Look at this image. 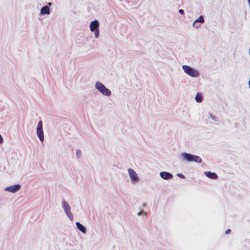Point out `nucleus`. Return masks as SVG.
<instances>
[{"instance_id":"nucleus-1","label":"nucleus","mask_w":250,"mask_h":250,"mask_svg":"<svg viewBox=\"0 0 250 250\" xmlns=\"http://www.w3.org/2000/svg\"><path fill=\"white\" fill-rule=\"evenodd\" d=\"M181 156L183 158L188 162L194 161L198 163L202 162V159L200 157L190 153H184L182 154Z\"/></svg>"},{"instance_id":"nucleus-2","label":"nucleus","mask_w":250,"mask_h":250,"mask_svg":"<svg viewBox=\"0 0 250 250\" xmlns=\"http://www.w3.org/2000/svg\"><path fill=\"white\" fill-rule=\"evenodd\" d=\"M182 67L185 72L190 76L196 77L199 76L198 72L189 66L184 65Z\"/></svg>"},{"instance_id":"nucleus-3","label":"nucleus","mask_w":250,"mask_h":250,"mask_svg":"<svg viewBox=\"0 0 250 250\" xmlns=\"http://www.w3.org/2000/svg\"><path fill=\"white\" fill-rule=\"evenodd\" d=\"M96 87L105 96H110L111 94L110 90L107 89L105 86L100 82L96 83Z\"/></svg>"},{"instance_id":"nucleus-4","label":"nucleus","mask_w":250,"mask_h":250,"mask_svg":"<svg viewBox=\"0 0 250 250\" xmlns=\"http://www.w3.org/2000/svg\"><path fill=\"white\" fill-rule=\"evenodd\" d=\"M37 133L40 140L42 142L44 139V135L42 128V121H40L38 124L37 127Z\"/></svg>"},{"instance_id":"nucleus-5","label":"nucleus","mask_w":250,"mask_h":250,"mask_svg":"<svg viewBox=\"0 0 250 250\" xmlns=\"http://www.w3.org/2000/svg\"><path fill=\"white\" fill-rule=\"evenodd\" d=\"M128 171L131 181L133 182L137 181L138 177L135 171L131 168H129Z\"/></svg>"},{"instance_id":"nucleus-6","label":"nucleus","mask_w":250,"mask_h":250,"mask_svg":"<svg viewBox=\"0 0 250 250\" xmlns=\"http://www.w3.org/2000/svg\"><path fill=\"white\" fill-rule=\"evenodd\" d=\"M20 188V186L19 185H15L12 186L7 187L5 190H7L10 192L14 193L19 190Z\"/></svg>"},{"instance_id":"nucleus-7","label":"nucleus","mask_w":250,"mask_h":250,"mask_svg":"<svg viewBox=\"0 0 250 250\" xmlns=\"http://www.w3.org/2000/svg\"><path fill=\"white\" fill-rule=\"evenodd\" d=\"M98 27L99 22L97 20L92 21L90 24V30L92 32H94L95 30L98 29Z\"/></svg>"},{"instance_id":"nucleus-8","label":"nucleus","mask_w":250,"mask_h":250,"mask_svg":"<svg viewBox=\"0 0 250 250\" xmlns=\"http://www.w3.org/2000/svg\"><path fill=\"white\" fill-rule=\"evenodd\" d=\"M160 176L161 178L165 180L171 179L173 177L171 173L166 171H163L160 172Z\"/></svg>"},{"instance_id":"nucleus-9","label":"nucleus","mask_w":250,"mask_h":250,"mask_svg":"<svg viewBox=\"0 0 250 250\" xmlns=\"http://www.w3.org/2000/svg\"><path fill=\"white\" fill-rule=\"evenodd\" d=\"M205 174L207 177L212 179H216L218 178L217 175L214 172L207 171L205 172Z\"/></svg>"},{"instance_id":"nucleus-10","label":"nucleus","mask_w":250,"mask_h":250,"mask_svg":"<svg viewBox=\"0 0 250 250\" xmlns=\"http://www.w3.org/2000/svg\"><path fill=\"white\" fill-rule=\"evenodd\" d=\"M62 205L65 213L70 211V207L65 201H63L62 202Z\"/></svg>"},{"instance_id":"nucleus-11","label":"nucleus","mask_w":250,"mask_h":250,"mask_svg":"<svg viewBox=\"0 0 250 250\" xmlns=\"http://www.w3.org/2000/svg\"><path fill=\"white\" fill-rule=\"evenodd\" d=\"M41 13L42 14H49L50 13V9L47 6H45L42 8L41 10Z\"/></svg>"},{"instance_id":"nucleus-12","label":"nucleus","mask_w":250,"mask_h":250,"mask_svg":"<svg viewBox=\"0 0 250 250\" xmlns=\"http://www.w3.org/2000/svg\"><path fill=\"white\" fill-rule=\"evenodd\" d=\"M76 225L77 227V228L82 232L85 233V227L82 225L80 222H76Z\"/></svg>"},{"instance_id":"nucleus-13","label":"nucleus","mask_w":250,"mask_h":250,"mask_svg":"<svg viewBox=\"0 0 250 250\" xmlns=\"http://www.w3.org/2000/svg\"><path fill=\"white\" fill-rule=\"evenodd\" d=\"M199 22L200 23H204V19L202 16H200L198 19H197L194 22L193 25L194 27H198V26L196 25V23Z\"/></svg>"},{"instance_id":"nucleus-14","label":"nucleus","mask_w":250,"mask_h":250,"mask_svg":"<svg viewBox=\"0 0 250 250\" xmlns=\"http://www.w3.org/2000/svg\"><path fill=\"white\" fill-rule=\"evenodd\" d=\"M196 101L198 103H201L202 101V96L201 93H197L195 97Z\"/></svg>"},{"instance_id":"nucleus-15","label":"nucleus","mask_w":250,"mask_h":250,"mask_svg":"<svg viewBox=\"0 0 250 250\" xmlns=\"http://www.w3.org/2000/svg\"><path fill=\"white\" fill-rule=\"evenodd\" d=\"M66 214H67V216L71 220H73V216L72 214L71 213L70 211H69V212H66Z\"/></svg>"},{"instance_id":"nucleus-16","label":"nucleus","mask_w":250,"mask_h":250,"mask_svg":"<svg viewBox=\"0 0 250 250\" xmlns=\"http://www.w3.org/2000/svg\"><path fill=\"white\" fill-rule=\"evenodd\" d=\"M94 32H95V36L96 38H98L99 36V29H97L95 30Z\"/></svg>"},{"instance_id":"nucleus-17","label":"nucleus","mask_w":250,"mask_h":250,"mask_svg":"<svg viewBox=\"0 0 250 250\" xmlns=\"http://www.w3.org/2000/svg\"><path fill=\"white\" fill-rule=\"evenodd\" d=\"M177 175L180 178H185V176L183 174H182L179 173V174H177Z\"/></svg>"},{"instance_id":"nucleus-18","label":"nucleus","mask_w":250,"mask_h":250,"mask_svg":"<svg viewBox=\"0 0 250 250\" xmlns=\"http://www.w3.org/2000/svg\"><path fill=\"white\" fill-rule=\"evenodd\" d=\"M230 229H227L226 231H225V233L226 234H229V233L230 232Z\"/></svg>"},{"instance_id":"nucleus-19","label":"nucleus","mask_w":250,"mask_h":250,"mask_svg":"<svg viewBox=\"0 0 250 250\" xmlns=\"http://www.w3.org/2000/svg\"><path fill=\"white\" fill-rule=\"evenodd\" d=\"M3 142V138L0 134V144H2Z\"/></svg>"},{"instance_id":"nucleus-20","label":"nucleus","mask_w":250,"mask_h":250,"mask_svg":"<svg viewBox=\"0 0 250 250\" xmlns=\"http://www.w3.org/2000/svg\"><path fill=\"white\" fill-rule=\"evenodd\" d=\"M179 12L180 13L182 14H184V10H182V9H180V10H179Z\"/></svg>"},{"instance_id":"nucleus-21","label":"nucleus","mask_w":250,"mask_h":250,"mask_svg":"<svg viewBox=\"0 0 250 250\" xmlns=\"http://www.w3.org/2000/svg\"><path fill=\"white\" fill-rule=\"evenodd\" d=\"M81 152L80 150H77V156L78 157H79V155L81 154Z\"/></svg>"},{"instance_id":"nucleus-22","label":"nucleus","mask_w":250,"mask_h":250,"mask_svg":"<svg viewBox=\"0 0 250 250\" xmlns=\"http://www.w3.org/2000/svg\"><path fill=\"white\" fill-rule=\"evenodd\" d=\"M142 211H140V212H138V215H141V214L142 213Z\"/></svg>"},{"instance_id":"nucleus-23","label":"nucleus","mask_w":250,"mask_h":250,"mask_svg":"<svg viewBox=\"0 0 250 250\" xmlns=\"http://www.w3.org/2000/svg\"><path fill=\"white\" fill-rule=\"evenodd\" d=\"M51 4H52L51 3H50V2L48 3V5L50 6Z\"/></svg>"},{"instance_id":"nucleus-24","label":"nucleus","mask_w":250,"mask_h":250,"mask_svg":"<svg viewBox=\"0 0 250 250\" xmlns=\"http://www.w3.org/2000/svg\"><path fill=\"white\" fill-rule=\"evenodd\" d=\"M249 53L250 54V49H249Z\"/></svg>"},{"instance_id":"nucleus-25","label":"nucleus","mask_w":250,"mask_h":250,"mask_svg":"<svg viewBox=\"0 0 250 250\" xmlns=\"http://www.w3.org/2000/svg\"><path fill=\"white\" fill-rule=\"evenodd\" d=\"M249 0L250 3V0Z\"/></svg>"}]
</instances>
